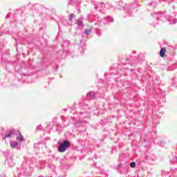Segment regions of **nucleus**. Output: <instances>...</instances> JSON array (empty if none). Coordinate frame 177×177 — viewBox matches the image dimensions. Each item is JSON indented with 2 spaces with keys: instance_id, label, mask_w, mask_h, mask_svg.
I'll return each instance as SVG.
<instances>
[{
  "instance_id": "obj_1",
  "label": "nucleus",
  "mask_w": 177,
  "mask_h": 177,
  "mask_svg": "<svg viewBox=\"0 0 177 177\" xmlns=\"http://www.w3.org/2000/svg\"><path fill=\"white\" fill-rule=\"evenodd\" d=\"M70 147V142L68 140H65L61 145L59 147V153H64L66 149Z\"/></svg>"
},
{
  "instance_id": "obj_2",
  "label": "nucleus",
  "mask_w": 177,
  "mask_h": 177,
  "mask_svg": "<svg viewBox=\"0 0 177 177\" xmlns=\"http://www.w3.org/2000/svg\"><path fill=\"white\" fill-rule=\"evenodd\" d=\"M165 52H167V48H162L160 50V57H164L165 56Z\"/></svg>"
},
{
  "instance_id": "obj_3",
  "label": "nucleus",
  "mask_w": 177,
  "mask_h": 177,
  "mask_svg": "<svg viewBox=\"0 0 177 177\" xmlns=\"http://www.w3.org/2000/svg\"><path fill=\"white\" fill-rule=\"evenodd\" d=\"M18 132L19 136L17 137V139H18L19 142H23L24 140V137L21 135V133H20L19 131Z\"/></svg>"
},
{
  "instance_id": "obj_4",
  "label": "nucleus",
  "mask_w": 177,
  "mask_h": 177,
  "mask_svg": "<svg viewBox=\"0 0 177 177\" xmlns=\"http://www.w3.org/2000/svg\"><path fill=\"white\" fill-rule=\"evenodd\" d=\"M12 135H13V132L10 131L8 134L6 135V136L4 137V139H6V138H10V136H12Z\"/></svg>"
},
{
  "instance_id": "obj_5",
  "label": "nucleus",
  "mask_w": 177,
  "mask_h": 177,
  "mask_svg": "<svg viewBox=\"0 0 177 177\" xmlns=\"http://www.w3.org/2000/svg\"><path fill=\"white\" fill-rule=\"evenodd\" d=\"M130 167H131V168H135V167H136V163L134 162H131Z\"/></svg>"
},
{
  "instance_id": "obj_6",
  "label": "nucleus",
  "mask_w": 177,
  "mask_h": 177,
  "mask_svg": "<svg viewBox=\"0 0 177 177\" xmlns=\"http://www.w3.org/2000/svg\"><path fill=\"white\" fill-rule=\"evenodd\" d=\"M17 145H19V143L15 142L14 144H11V147H16V146H17Z\"/></svg>"
},
{
  "instance_id": "obj_7",
  "label": "nucleus",
  "mask_w": 177,
  "mask_h": 177,
  "mask_svg": "<svg viewBox=\"0 0 177 177\" xmlns=\"http://www.w3.org/2000/svg\"><path fill=\"white\" fill-rule=\"evenodd\" d=\"M89 32H91V30H88V29H86V30H85V34H86V35H89Z\"/></svg>"
},
{
  "instance_id": "obj_8",
  "label": "nucleus",
  "mask_w": 177,
  "mask_h": 177,
  "mask_svg": "<svg viewBox=\"0 0 177 177\" xmlns=\"http://www.w3.org/2000/svg\"><path fill=\"white\" fill-rule=\"evenodd\" d=\"M92 95V93H90L88 94V95Z\"/></svg>"
}]
</instances>
